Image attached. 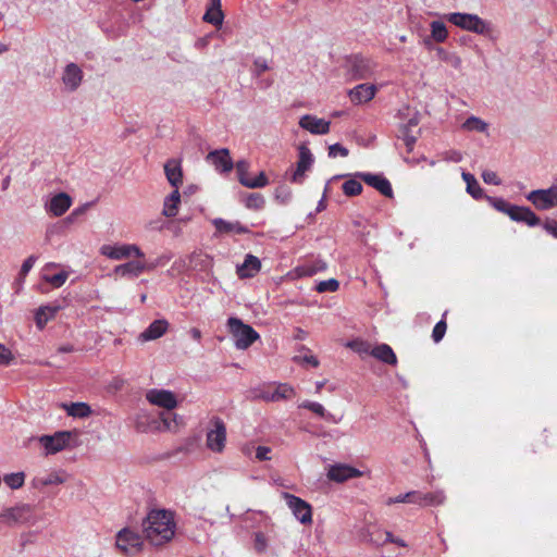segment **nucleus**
<instances>
[{
    "label": "nucleus",
    "instance_id": "ea45409f",
    "mask_svg": "<svg viewBox=\"0 0 557 557\" xmlns=\"http://www.w3.org/2000/svg\"><path fill=\"white\" fill-rule=\"evenodd\" d=\"M65 481V478L62 472H51L47 475L36 478L35 486L36 487H45L48 485H58L62 484Z\"/></svg>",
    "mask_w": 557,
    "mask_h": 557
},
{
    "label": "nucleus",
    "instance_id": "aec40b11",
    "mask_svg": "<svg viewBox=\"0 0 557 557\" xmlns=\"http://www.w3.org/2000/svg\"><path fill=\"white\" fill-rule=\"evenodd\" d=\"M61 81L65 90H76L83 81L82 69L75 63H69L62 71Z\"/></svg>",
    "mask_w": 557,
    "mask_h": 557
},
{
    "label": "nucleus",
    "instance_id": "8fccbe9b",
    "mask_svg": "<svg viewBox=\"0 0 557 557\" xmlns=\"http://www.w3.org/2000/svg\"><path fill=\"white\" fill-rule=\"evenodd\" d=\"M339 287V283L335 278H329L325 281H321L317 285V290L319 293H325V292H336Z\"/></svg>",
    "mask_w": 557,
    "mask_h": 557
},
{
    "label": "nucleus",
    "instance_id": "69168bd1",
    "mask_svg": "<svg viewBox=\"0 0 557 557\" xmlns=\"http://www.w3.org/2000/svg\"><path fill=\"white\" fill-rule=\"evenodd\" d=\"M409 494H413L414 496L410 497V504H418L419 506H423V493L418 491H410Z\"/></svg>",
    "mask_w": 557,
    "mask_h": 557
},
{
    "label": "nucleus",
    "instance_id": "1a4fd4ad",
    "mask_svg": "<svg viewBox=\"0 0 557 557\" xmlns=\"http://www.w3.org/2000/svg\"><path fill=\"white\" fill-rule=\"evenodd\" d=\"M141 536L129 528H124L116 533L115 546L125 555H136L143 548Z\"/></svg>",
    "mask_w": 557,
    "mask_h": 557
},
{
    "label": "nucleus",
    "instance_id": "bf43d9fd",
    "mask_svg": "<svg viewBox=\"0 0 557 557\" xmlns=\"http://www.w3.org/2000/svg\"><path fill=\"white\" fill-rule=\"evenodd\" d=\"M482 180L484 181V183L491 184V185H499L500 184V180H499L498 175L496 174V172L488 171V170L483 171Z\"/></svg>",
    "mask_w": 557,
    "mask_h": 557
},
{
    "label": "nucleus",
    "instance_id": "a19ab883",
    "mask_svg": "<svg viewBox=\"0 0 557 557\" xmlns=\"http://www.w3.org/2000/svg\"><path fill=\"white\" fill-rule=\"evenodd\" d=\"M326 269V263L324 261H317L312 264H304L300 267H297L295 272L297 276H312L317 274L318 272L324 271Z\"/></svg>",
    "mask_w": 557,
    "mask_h": 557
},
{
    "label": "nucleus",
    "instance_id": "c03bdc74",
    "mask_svg": "<svg viewBox=\"0 0 557 557\" xmlns=\"http://www.w3.org/2000/svg\"><path fill=\"white\" fill-rule=\"evenodd\" d=\"M445 494L442 491H435L423 494V506H440L445 502Z\"/></svg>",
    "mask_w": 557,
    "mask_h": 557
},
{
    "label": "nucleus",
    "instance_id": "052dcab7",
    "mask_svg": "<svg viewBox=\"0 0 557 557\" xmlns=\"http://www.w3.org/2000/svg\"><path fill=\"white\" fill-rule=\"evenodd\" d=\"M446 63L454 67L455 70H460L462 65V60L459 54L456 52H450Z\"/></svg>",
    "mask_w": 557,
    "mask_h": 557
},
{
    "label": "nucleus",
    "instance_id": "393cba45",
    "mask_svg": "<svg viewBox=\"0 0 557 557\" xmlns=\"http://www.w3.org/2000/svg\"><path fill=\"white\" fill-rule=\"evenodd\" d=\"M168 329L169 322L165 319L154 320L139 334L138 339L143 343L158 339L166 333Z\"/></svg>",
    "mask_w": 557,
    "mask_h": 557
},
{
    "label": "nucleus",
    "instance_id": "7c9ffc66",
    "mask_svg": "<svg viewBox=\"0 0 557 557\" xmlns=\"http://www.w3.org/2000/svg\"><path fill=\"white\" fill-rule=\"evenodd\" d=\"M449 36L446 24L441 20H434L430 23V37L424 40L425 46H430V40L442 44L447 40Z\"/></svg>",
    "mask_w": 557,
    "mask_h": 557
},
{
    "label": "nucleus",
    "instance_id": "39448f33",
    "mask_svg": "<svg viewBox=\"0 0 557 557\" xmlns=\"http://www.w3.org/2000/svg\"><path fill=\"white\" fill-rule=\"evenodd\" d=\"M34 521L33 508L27 504H16L0 510V523L10 528L21 527Z\"/></svg>",
    "mask_w": 557,
    "mask_h": 557
},
{
    "label": "nucleus",
    "instance_id": "f8f14e48",
    "mask_svg": "<svg viewBox=\"0 0 557 557\" xmlns=\"http://www.w3.org/2000/svg\"><path fill=\"white\" fill-rule=\"evenodd\" d=\"M206 445L213 453H222L226 445V426L220 419H214L207 431Z\"/></svg>",
    "mask_w": 557,
    "mask_h": 557
},
{
    "label": "nucleus",
    "instance_id": "7ed1b4c3",
    "mask_svg": "<svg viewBox=\"0 0 557 557\" xmlns=\"http://www.w3.org/2000/svg\"><path fill=\"white\" fill-rule=\"evenodd\" d=\"M447 22L453 25L478 35L492 37L493 27L485 20L481 18L476 14L451 12L443 16Z\"/></svg>",
    "mask_w": 557,
    "mask_h": 557
},
{
    "label": "nucleus",
    "instance_id": "e433bc0d",
    "mask_svg": "<svg viewBox=\"0 0 557 557\" xmlns=\"http://www.w3.org/2000/svg\"><path fill=\"white\" fill-rule=\"evenodd\" d=\"M223 17L221 0H211L210 5L203 15V20L210 24L219 26L222 24Z\"/></svg>",
    "mask_w": 557,
    "mask_h": 557
},
{
    "label": "nucleus",
    "instance_id": "13d9d810",
    "mask_svg": "<svg viewBox=\"0 0 557 557\" xmlns=\"http://www.w3.org/2000/svg\"><path fill=\"white\" fill-rule=\"evenodd\" d=\"M13 360V355L10 349L0 344V364L8 366Z\"/></svg>",
    "mask_w": 557,
    "mask_h": 557
},
{
    "label": "nucleus",
    "instance_id": "5701e85b",
    "mask_svg": "<svg viewBox=\"0 0 557 557\" xmlns=\"http://www.w3.org/2000/svg\"><path fill=\"white\" fill-rule=\"evenodd\" d=\"M295 395L294 388L288 384H277L267 387L261 397L268 401H278L292 398Z\"/></svg>",
    "mask_w": 557,
    "mask_h": 557
},
{
    "label": "nucleus",
    "instance_id": "79ce46f5",
    "mask_svg": "<svg viewBox=\"0 0 557 557\" xmlns=\"http://www.w3.org/2000/svg\"><path fill=\"white\" fill-rule=\"evenodd\" d=\"M37 261V257L32 255L29 257H27L24 262L22 263L21 265V270H20V273H18V277L16 280V283L18 285V287H22L24 282H25V278L27 276V274L29 273V271L33 269V267L35 265Z\"/></svg>",
    "mask_w": 557,
    "mask_h": 557
},
{
    "label": "nucleus",
    "instance_id": "4be33fe9",
    "mask_svg": "<svg viewBox=\"0 0 557 557\" xmlns=\"http://www.w3.org/2000/svg\"><path fill=\"white\" fill-rule=\"evenodd\" d=\"M72 206V198L65 193L53 195L48 202H46V211L53 216H61Z\"/></svg>",
    "mask_w": 557,
    "mask_h": 557
},
{
    "label": "nucleus",
    "instance_id": "6e6552de",
    "mask_svg": "<svg viewBox=\"0 0 557 557\" xmlns=\"http://www.w3.org/2000/svg\"><path fill=\"white\" fill-rule=\"evenodd\" d=\"M73 433L70 431H59L51 435H41L36 441L42 448L45 456L55 455L70 446Z\"/></svg>",
    "mask_w": 557,
    "mask_h": 557
},
{
    "label": "nucleus",
    "instance_id": "774afa93",
    "mask_svg": "<svg viewBox=\"0 0 557 557\" xmlns=\"http://www.w3.org/2000/svg\"><path fill=\"white\" fill-rule=\"evenodd\" d=\"M263 205L262 197L256 195L248 200V207L259 208Z\"/></svg>",
    "mask_w": 557,
    "mask_h": 557
},
{
    "label": "nucleus",
    "instance_id": "0eeeda50",
    "mask_svg": "<svg viewBox=\"0 0 557 557\" xmlns=\"http://www.w3.org/2000/svg\"><path fill=\"white\" fill-rule=\"evenodd\" d=\"M537 210L547 211L557 207V178L548 188L534 189L525 196Z\"/></svg>",
    "mask_w": 557,
    "mask_h": 557
},
{
    "label": "nucleus",
    "instance_id": "3c124183",
    "mask_svg": "<svg viewBox=\"0 0 557 557\" xmlns=\"http://www.w3.org/2000/svg\"><path fill=\"white\" fill-rule=\"evenodd\" d=\"M171 258H172L171 253H162L154 260H151V261L146 260V265H151V268L148 269V272L153 271L158 267L165 265L171 260Z\"/></svg>",
    "mask_w": 557,
    "mask_h": 557
},
{
    "label": "nucleus",
    "instance_id": "58836bf2",
    "mask_svg": "<svg viewBox=\"0 0 557 557\" xmlns=\"http://www.w3.org/2000/svg\"><path fill=\"white\" fill-rule=\"evenodd\" d=\"M299 408L308 409L311 412H313L314 414H317L323 419L332 420L333 422H337L336 420L333 419V416L331 413H329L326 411V409L324 408V406L320 403L305 400L299 404Z\"/></svg>",
    "mask_w": 557,
    "mask_h": 557
},
{
    "label": "nucleus",
    "instance_id": "9b49d317",
    "mask_svg": "<svg viewBox=\"0 0 557 557\" xmlns=\"http://www.w3.org/2000/svg\"><path fill=\"white\" fill-rule=\"evenodd\" d=\"M364 474V471L345 462H335L326 468V478L335 483H345L349 480L363 476Z\"/></svg>",
    "mask_w": 557,
    "mask_h": 557
},
{
    "label": "nucleus",
    "instance_id": "6e6d98bb",
    "mask_svg": "<svg viewBox=\"0 0 557 557\" xmlns=\"http://www.w3.org/2000/svg\"><path fill=\"white\" fill-rule=\"evenodd\" d=\"M412 496H414V495L413 494H409V492H407L405 494H399L397 496H393V497L386 498L385 504L387 506H392V505H395V504L409 503V499Z\"/></svg>",
    "mask_w": 557,
    "mask_h": 557
},
{
    "label": "nucleus",
    "instance_id": "dca6fc26",
    "mask_svg": "<svg viewBox=\"0 0 557 557\" xmlns=\"http://www.w3.org/2000/svg\"><path fill=\"white\" fill-rule=\"evenodd\" d=\"M149 268H151V265H146V258H136V260H132L116 265L113 269V274L116 275L117 277L135 278L138 277L140 274L148 272Z\"/></svg>",
    "mask_w": 557,
    "mask_h": 557
},
{
    "label": "nucleus",
    "instance_id": "4c0bfd02",
    "mask_svg": "<svg viewBox=\"0 0 557 557\" xmlns=\"http://www.w3.org/2000/svg\"><path fill=\"white\" fill-rule=\"evenodd\" d=\"M461 177L467 185V193L470 194L474 199H480L483 196V190L474 175L462 171Z\"/></svg>",
    "mask_w": 557,
    "mask_h": 557
},
{
    "label": "nucleus",
    "instance_id": "c9c22d12",
    "mask_svg": "<svg viewBox=\"0 0 557 557\" xmlns=\"http://www.w3.org/2000/svg\"><path fill=\"white\" fill-rule=\"evenodd\" d=\"M212 223L220 233L245 234L249 232L248 228L239 222H230L219 218L214 219Z\"/></svg>",
    "mask_w": 557,
    "mask_h": 557
},
{
    "label": "nucleus",
    "instance_id": "37998d69",
    "mask_svg": "<svg viewBox=\"0 0 557 557\" xmlns=\"http://www.w3.org/2000/svg\"><path fill=\"white\" fill-rule=\"evenodd\" d=\"M347 347L352 349L355 352L359 354L361 357L371 356V351L373 348L370 343L361 339L348 342Z\"/></svg>",
    "mask_w": 557,
    "mask_h": 557
},
{
    "label": "nucleus",
    "instance_id": "412c9836",
    "mask_svg": "<svg viewBox=\"0 0 557 557\" xmlns=\"http://www.w3.org/2000/svg\"><path fill=\"white\" fill-rule=\"evenodd\" d=\"M355 176L379 190L382 195L386 197L393 196L391 183L383 175L359 172Z\"/></svg>",
    "mask_w": 557,
    "mask_h": 557
},
{
    "label": "nucleus",
    "instance_id": "4d7b16f0",
    "mask_svg": "<svg viewBox=\"0 0 557 557\" xmlns=\"http://www.w3.org/2000/svg\"><path fill=\"white\" fill-rule=\"evenodd\" d=\"M329 156L331 158H336L337 156L347 157L348 149L339 144H334L329 147Z\"/></svg>",
    "mask_w": 557,
    "mask_h": 557
},
{
    "label": "nucleus",
    "instance_id": "9d476101",
    "mask_svg": "<svg viewBox=\"0 0 557 557\" xmlns=\"http://www.w3.org/2000/svg\"><path fill=\"white\" fill-rule=\"evenodd\" d=\"M282 497L297 521L301 524L312 523V508L309 503L286 492Z\"/></svg>",
    "mask_w": 557,
    "mask_h": 557
},
{
    "label": "nucleus",
    "instance_id": "f03ea898",
    "mask_svg": "<svg viewBox=\"0 0 557 557\" xmlns=\"http://www.w3.org/2000/svg\"><path fill=\"white\" fill-rule=\"evenodd\" d=\"M135 428L139 432H173L177 429V416L162 413L159 419H154L146 411H139L134 419Z\"/></svg>",
    "mask_w": 557,
    "mask_h": 557
},
{
    "label": "nucleus",
    "instance_id": "6ab92c4d",
    "mask_svg": "<svg viewBox=\"0 0 557 557\" xmlns=\"http://www.w3.org/2000/svg\"><path fill=\"white\" fill-rule=\"evenodd\" d=\"M377 63L370 58H355L351 64V73L356 79H367L375 74Z\"/></svg>",
    "mask_w": 557,
    "mask_h": 557
},
{
    "label": "nucleus",
    "instance_id": "473e14b6",
    "mask_svg": "<svg viewBox=\"0 0 557 557\" xmlns=\"http://www.w3.org/2000/svg\"><path fill=\"white\" fill-rule=\"evenodd\" d=\"M261 262L260 260L252 256L247 255L243 264L237 267V274L239 277H252L260 270Z\"/></svg>",
    "mask_w": 557,
    "mask_h": 557
},
{
    "label": "nucleus",
    "instance_id": "cd10ccee",
    "mask_svg": "<svg viewBox=\"0 0 557 557\" xmlns=\"http://www.w3.org/2000/svg\"><path fill=\"white\" fill-rule=\"evenodd\" d=\"M59 305H45L40 306L35 312V323L39 330H42L46 324L53 320L60 311Z\"/></svg>",
    "mask_w": 557,
    "mask_h": 557
},
{
    "label": "nucleus",
    "instance_id": "09e8293b",
    "mask_svg": "<svg viewBox=\"0 0 557 557\" xmlns=\"http://www.w3.org/2000/svg\"><path fill=\"white\" fill-rule=\"evenodd\" d=\"M268 547H269L268 537L261 532L255 533V535H253L255 550L259 554H263L268 550Z\"/></svg>",
    "mask_w": 557,
    "mask_h": 557
},
{
    "label": "nucleus",
    "instance_id": "4468645a",
    "mask_svg": "<svg viewBox=\"0 0 557 557\" xmlns=\"http://www.w3.org/2000/svg\"><path fill=\"white\" fill-rule=\"evenodd\" d=\"M298 160L296 169L294 170L290 181L293 183L301 184L305 180L306 173L311 170L314 163V157L307 145L301 144L297 148Z\"/></svg>",
    "mask_w": 557,
    "mask_h": 557
},
{
    "label": "nucleus",
    "instance_id": "de8ad7c7",
    "mask_svg": "<svg viewBox=\"0 0 557 557\" xmlns=\"http://www.w3.org/2000/svg\"><path fill=\"white\" fill-rule=\"evenodd\" d=\"M343 191L346 196H357L362 191V185L357 180H348L343 184Z\"/></svg>",
    "mask_w": 557,
    "mask_h": 557
},
{
    "label": "nucleus",
    "instance_id": "e2e57ef3",
    "mask_svg": "<svg viewBox=\"0 0 557 557\" xmlns=\"http://www.w3.org/2000/svg\"><path fill=\"white\" fill-rule=\"evenodd\" d=\"M544 230L550 234L553 237L557 238V221L556 220H547L543 224Z\"/></svg>",
    "mask_w": 557,
    "mask_h": 557
},
{
    "label": "nucleus",
    "instance_id": "72a5a7b5",
    "mask_svg": "<svg viewBox=\"0 0 557 557\" xmlns=\"http://www.w3.org/2000/svg\"><path fill=\"white\" fill-rule=\"evenodd\" d=\"M371 356L387 364L395 366L397 363V357L392 347L387 344L374 346L372 348Z\"/></svg>",
    "mask_w": 557,
    "mask_h": 557
},
{
    "label": "nucleus",
    "instance_id": "a18cd8bd",
    "mask_svg": "<svg viewBox=\"0 0 557 557\" xmlns=\"http://www.w3.org/2000/svg\"><path fill=\"white\" fill-rule=\"evenodd\" d=\"M4 483L12 490L20 488L25 481V474L23 472H14L4 475Z\"/></svg>",
    "mask_w": 557,
    "mask_h": 557
},
{
    "label": "nucleus",
    "instance_id": "423d86ee",
    "mask_svg": "<svg viewBox=\"0 0 557 557\" xmlns=\"http://www.w3.org/2000/svg\"><path fill=\"white\" fill-rule=\"evenodd\" d=\"M99 252L101 256L111 260H122L131 257L145 259L146 257L143 249L136 244H104L99 248Z\"/></svg>",
    "mask_w": 557,
    "mask_h": 557
},
{
    "label": "nucleus",
    "instance_id": "5fc2aeb1",
    "mask_svg": "<svg viewBox=\"0 0 557 557\" xmlns=\"http://www.w3.org/2000/svg\"><path fill=\"white\" fill-rule=\"evenodd\" d=\"M445 332H446V323L441 320L440 322H437L433 329V332H432V337L434 339L435 343H438L445 335Z\"/></svg>",
    "mask_w": 557,
    "mask_h": 557
},
{
    "label": "nucleus",
    "instance_id": "a211bd4d",
    "mask_svg": "<svg viewBox=\"0 0 557 557\" xmlns=\"http://www.w3.org/2000/svg\"><path fill=\"white\" fill-rule=\"evenodd\" d=\"M330 125V121L311 114H305L299 119V126L313 135L327 134Z\"/></svg>",
    "mask_w": 557,
    "mask_h": 557
},
{
    "label": "nucleus",
    "instance_id": "20e7f679",
    "mask_svg": "<svg viewBox=\"0 0 557 557\" xmlns=\"http://www.w3.org/2000/svg\"><path fill=\"white\" fill-rule=\"evenodd\" d=\"M227 331L233 339L234 346L238 350L248 349L260 335L250 325L244 323L239 318L231 317L226 322Z\"/></svg>",
    "mask_w": 557,
    "mask_h": 557
},
{
    "label": "nucleus",
    "instance_id": "f704fd0d",
    "mask_svg": "<svg viewBox=\"0 0 557 557\" xmlns=\"http://www.w3.org/2000/svg\"><path fill=\"white\" fill-rule=\"evenodd\" d=\"M181 203V194L178 189H174L169 196L164 198L163 201V215L168 218H173L178 212V207Z\"/></svg>",
    "mask_w": 557,
    "mask_h": 557
},
{
    "label": "nucleus",
    "instance_id": "2eb2a0df",
    "mask_svg": "<svg viewBox=\"0 0 557 557\" xmlns=\"http://www.w3.org/2000/svg\"><path fill=\"white\" fill-rule=\"evenodd\" d=\"M383 86V83L380 85L369 83L359 84L348 90L349 100L356 106L364 104L371 101L375 97L379 87Z\"/></svg>",
    "mask_w": 557,
    "mask_h": 557
},
{
    "label": "nucleus",
    "instance_id": "f257e3e1",
    "mask_svg": "<svg viewBox=\"0 0 557 557\" xmlns=\"http://www.w3.org/2000/svg\"><path fill=\"white\" fill-rule=\"evenodd\" d=\"M175 527L171 511L157 509L147 515L143 522V532L150 544L160 546L173 539Z\"/></svg>",
    "mask_w": 557,
    "mask_h": 557
},
{
    "label": "nucleus",
    "instance_id": "603ef678",
    "mask_svg": "<svg viewBox=\"0 0 557 557\" xmlns=\"http://www.w3.org/2000/svg\"><path fill=\"white\" fill-rule=\"evenodd\" d=\"M442 159L447 162L458 163L463 159V153L459 150H448L443 152Z\"/></svg>",
    "mask_w": 557,
    "mask_h": 557
},
{
    "label": "nucleus",
    "instance_id": "49530a36",
    "mask_svg": "<svg viewBox=\"0 0 557 557\" xmlns=\"http://www.w3.org/2000/svg\"><path fill=\"white\" fill-rule=\"evenodd\" d=\"M488 203L497 211L503 212L509 216V212L513 205H510L503 198L486 197Z\"/></svg>",
    "mask_w": 557,
    "mask_h": 557
},
{
    "label": "nucleus",
    "instance_id": "2f4dec72",
    "mask_svg": "<svg viewBox=\"0 0 557 557\" xmlns=\"http://www.w3.org/2000/svg\"><path fill=\"white\" fill-rule=\"evenodd\" d=\"M460 127L463 132L488 135L490 125L481 117L471 115L461 123Z\"/></svg>",
    "mask_w": 557,
    "mask_h": 557
},
{
    "label": "nucleus",
    "instance_id": "f3484780",
    "mask_svg": "<svg viewBox=\"0 0 557 557\" xmlns=\"http://www.w3.org/2000/svg\"><path fill=\"white\" fill-rule=\"evenodd\" d=\"M60 264L49 262L45 264L41 270V280L49 283L53 288L63 286L70 276L71 271L61 269L59 272L53 273V270L59 269Z\"/></svg>",
    "mask_w": 557,
    "mask_h": 557
},
{
    "label": "nucleus",
    "instance_id": "338daca9",
    "mask_svg": "<svg viewBox=\"0 0 557 557\" xmlns=\"http://www.w3.org/2000/svg\"><path fill=\"white\" fill-rule=\"evenodd\" d=\"M434 50H435V53H436V57L438 58V60L446 63L451 51H447L442 47H436Z\"/></svg>",
    "mask_w": 557,
    "mask_h": 557
},
{
    "label": "nucleus",
    "instance_id": "a878e982",
    "mask_svg": "<svg viewBox=\"0 0 557 557\" xmlns=\"http://www.w3.org/2000/svg\"><path fill=\"white\" fill-rule=\"evenodd\" d=\"M509 218L516 222H523L529 226L540 224V218L528 207L512 206Z\"/></svg>",
    "mask_w": 557,
    "mask_h": 557
},
{
    "label": "nucleus",
    "instance_id": "bb28decb",
    "mask_svg": "<svg viewBox=\"0 0 557 557\" xmlns=\"http://www.w3.org/2000/svg\"><path fill=\"white\" fill-rule=\"evenodd\" d=\"M236 169L239 175L240 183L249 188H259L263 187L268 184V180L263 172H261L257 177L249 178L246 176V171L248 169V163L246 161H239L236 164Z\"/></svg>",
    "mask_w": 557,
    "mask_h": 557
},
{
    "label": "nucleus",
    "instance_id": "b1692460",
    "mask_svg": "<svg viewBox=\"0 0 557 557\" xmlns=\"http://www.w3.org/2000/svg\"><path fill=\"white\" fill-rule=\"evenodd\" d=\"M207 161L219 172H230L233 168V162L227 149L211 151L207 156Z\"/></svg>",
    "mask_w": 557,
    "mask_h": 557
},
{
    "label": "nucleus",
    "instance_id": "680f3d73",
    "mask_svg": "<svg viewBox=\"0 0 557 557\" xmlns=\"http://www.w3.org/2000/svg\"><path fill=\"white\" fill-rule=\"evenodd\" d=\"M253 65L258 75L269 70L268 61L263 58L256 59Z\"/></svg>",
    "mask_w": 557,
    "mask_h": 557
},
{
    "label": "nucleus",
    "instance_id": "c85d7f7f",
    "mask_svg": "<svg viewBox=\"0 0 557 557\" xmlns=\"http://www.w3.org/2000/svg\"><path fill=\"white\" fill-rule=\"evenodd\" d=\"M164 172L171 186L174 187V189H178L183 184V172L180 161L175 159L169 160L164 165Z\"/></svg>",
    "mask_w": 557,
    "mask_h": 557
},
{
    "label": "nucleus",
    "instance_id": "c756f323",
    "mask_svg": "<svg viewBox=\"0 0 557 557\" xmlns=\"http://www.w3.org/2000/svg\"><path fill=\"white\" fill-rule=\"evenodd\" d=\"M60 408L63 409L67 416L75 419H85L92 413L90 406L84 401L61 403Z\"/></svg>",
    "mask_w": 557,
    "mask_h": 557
},
{
    "label": "nucleus",
    "instance_id": "0e129e2a",
    "mask_svg": "<svg viewBox=\"0 0 557 557\" xmlns=\"http://www.w3.org/2000/svg\"><path fill=\"white\" fill-rule=\"evenodd\" d=\"M271 449L267 446H258L256 449V458L259 460H269Z\"/></svg>",
    "mask_w": 557,
    "mask_h": 557
},
{
    "label": "nucleus",
    "instance_id": "ddd939ff",
    "mask_svg": "<svg viewBox=\"0 0 557 557\" xmlns=\"http://www.w3.org/2000/svg\"><path fill=\"white\" fill-rule=\"evenodd\" d=\"M146 399L150 405L168 411L175 409L178 405L176 394L163 388H151L147 391Z\"/></svg>",
    "mask_w": 557,
    "mask_h": 557
},
{
    "label": "nucleus",
    "instance_id": "864d4df0",
    "mask_svg": "<svg viewBox=\"0 0 557 557\" xmlns=\"http://www.w3.org/2000/svg\"><path fill=\"white\" fill-rule=\"evenodd\" d=\"M295 360L302 364H310L312 367L319 366V360L317 359V357L309 352L296 356Z\"/></svg>",
    "mask_w": 557,
    "mask_h": 557
}]
</instances>
